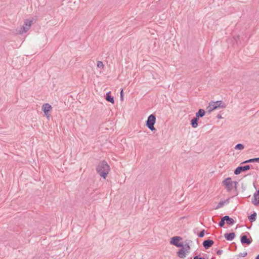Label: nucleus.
<instances>
[{
  "mask_svg": "<svg viewBox=\"0 0 259 259\" xmlns=\"http://www.w3.org/2000/svg\"><path fill=\"white\" fill-rule=\"evenodd\" d=\"M96 170L101 177L106 179L110 171V166L106 161L103 160L98 165Z\"/></svg>",
  "mask_w": 259,
  "mask_h": 259,
  "instance_id": "f257e3e1",
  "label": "nucleus"
},
{
  "mask_svg": "<svg viewBox=\"0 0 259 259\" xmlns=\"http://www.w3.org/2000/svg\"><path fill=\"white\" fill-rule=\"evenodd\" d=\"M222 184L228 192H231L234 187L236 188L238 183L236 181H232L231 178L229 177L223 180Z\"/></svg>",
  "mask_w": 259,
  "mask_h": 259,
  "instance_id": "f03ea898",
  "label": "nucleus"
},
{
  "mask_svg": "<svg viewBox=\"0 0 259 259\" xmlns=\"http://www.w3.org/2000/svg\"><path fill=\"white\" fill-rule=\"evenodd\" d=\"M226 107L222 101H218L216 102L211 101L209 103V106L207 108L208 112H211L213 110L217 109L219 107L224 108Z\"/></svg>",
  "mask_w": 259,
  "mask_h": 259,
  "instance_id": "7ed1b4c3",
  "label": "nucleus"
},
{
  "mask_svg": "<svg viewBox=\"0 0 259 259\" xmlns=\"http://www.w3.org/2000/svg\"><path fill=\"white\" fill-rule=\"evenodd\" d=\"M156 121V117L154 114L150 115L146 121V125L152 131L156 130L154 125Z\"/></svg>",
  "mask_w": 259,
  "mask_h": 259,
  "instance_id": "20e7f679",
  "label": "nucleus"
},
{
  "mask_svg": "<svg viewBox=\"0 0 259 259\" xmlns=\"http://www.w3.org/2000/svg\"><path fill=\"white\" fill-rule=\"evenodd\" d=\"M32 24V20H25L24 22V25L21 28V30L20 31L19 33L22 34L24 32H27L30 29Z\"/></svg>",
  "mask_w": 259,
  "mask_h": 259,
  "instance_id": "39448f33",
  "label": "nucleus"
},
{
  "mask_svg": "<svg viewBox=\"0 0 259 259\" xmlns=\"http://www.w3.org/2000/svg\"><path fill=\"white\" fill-rule=\"evenodd\" d=\"M182 238L180 236H175L171 238L170 243L177 247H183V243H180L179 241L181 240Z\"/></svg>",
  "mask_w": 259,
  "mask_h": 259,
  "instance_id": "423d86ee",
  "label": "nucleus"
},
{
  "mask_svg": "<svg viewBox=\"0 0 259 259\" xmlns=\"http://www.w3.org/2000/svg\"><path fill=\"white\" fill-rule=\"evenodd\" d=\"M250 168V165H246L244 166H239L237 167L234 170V174L238 175L243 171L249 170Z\"/></svg>",
  "mask_w": 259,
  "mask_h": 259,
  "instance_id": "0eeeda50",
  "label": "nucleus"
},
{
  "mask_svg": "<svg viewBox=\"0 0 259 259\" xmlns=\"http://www.w3.org/2000/svg\"><path fill=\"white\" fill-rule=\"evenodd\" d=\"M52 109L51 105L48 103H45L42 106V110L44 112L45 115L48 118L50 117L49 111Z\"/></svg>",
  "mask_w": 259,
  "mask_h": 259,
  "instance_id": "6e6552de",
  "label": "nucleus"
},
{
  "mask_svg": "<svg viewBox=\"0 0 259 259\" xmlns=\"http://www.w3.org/2000/svg\"><path fill=\"white\" fill-rule=\"evenodd\" d=\"M252 242L251 239H249L247 236L242 235L241 236V242L242 244H246L247 245H249Z\"/></svg>",
  "mask_w": 259,
  "mask_h": 259,
  "instance_id": "1a4fd4ad",
  "label": "nucleus"
},
{
  "mask_svg": "<svg viewBox=\"0 0 259 259\" xmlns=\"http://www.w3.org/2000/svg\"><path fill=\"white\" fill-rule=\"evenodd\" d=\"M214 241L212 240L207 239L203 241V246L205 249L209 248L213 244Z\"/></svg>",
  "mask_w": 259,
  "mask_h": 259,
  "instance_id": "9d476101",
  "label": "nucleus"
},
{
  "mask_svg": "<svg viewBox=\"0 0 259 259\" xmlns=\"http://www.w3.org/2000/svg\"><path fill=\"white\" fill-rule=\"evenodd\" d=\"M224 237L227 240L231 241L235 238V234L234 232L225 233L224 234Z\"/></svg>",
  "mask_w": 259,
  "mask_h": 259,
  "instance_id": "9b49d317",
  "label": "nucleus"
},
{
  "mask_svg": "<svg viewBox=\"0 0 259 259\" xmlns=\"http://www.w3.org/2000/svg\"><path fill=\"white\" fill-rule=\"evenodd\" d=\"M224 219L225 220V221L226 222V223L229 225H233L235 224V222L234 220L233 219L231 218L228 215H225L224 216Z\"/></svg>",
  "mask_w": 259,
  "mask_h": 259,
  "instance_id": "f8f14e48",
  "label": "nucleus"
},
{
  "mask_svg": "<svg viewBox=\"0 0 259 259\" xmlns=\"http://www.w3.org/2000/svg\"><path fill=\"white\" fill-rule=\"evenodd\" d=\"M178 256L181 258H184L186 256V253L183 248H181L177 252Z\"/></svg>",
  "mask_w": 259,
  "mask_h": 259,
  "instance_id": "ddd939ff",
  "label": "nucleus"
},
{
  "mask_svg": "<svg viewBox=\"0 0 259 259\" xmlns=\"http://www.w3.org/2000/svg\"><path fill=\"white\" fill-rule=\"evenodd\" d=\"M106 100L112 104L114 103V98L111 95V92H109L106 94Z\"/></svg>",
  "mask_w": 259,
  "mask_h": 259,
  "instance_id": "4468645a",
  "label": "nucleus"
},
{
  "mask_svg": "<svg viewBox=\"0 0 259 259\" xmlns=\"http://www.w3.org/2000/svg\"><path fill=\"white\" fill-rule=\"evenodd\" d=\"M192 242V241L190 240H187L185 241V244L184 246L183 245V249L185 248L186 252H188L190 249V246L189 244Z\"/></svg>",
  "mask_w": 259,
  "mask_h": 259,
  "instance_id": "2eb2a0df",
  "label": "nucleus"
},
{
  "mask_svg": "<svg viewBox=\"0 0 259 259\" xmlns=\"http://www.w3.org/2000/svg\"><path fill=\"white\" fill-rule=\"evenodd\" d=\"M205 113V111L202 109H200L196 113V117L199 118V117H202L204 116Z\"/></svg>",
  "mask_w": 259,
  "mask_h": 259,
  "instance_id": "dca6fc26",
  "label": "nucleus"
},
{
  "mask_svg": "<svg viewBox=\"0 0 259 259\" xmlns=\"http://www.w3.org/2000/svg\"><path fill=\"white\" fill-rule=\"evenodd\" d=\"M198 118L196 117H194L191 121V124L194 128H196L198 126Z\"/></svg>",
  "mask_w": 259,
  "mask_h": 259,
  "instance_id": "f3484780",
  "label": "nucleus"
},
{
  "mask_svg": "<svg viewBox=\"0 0 259 259\" xmlns=\"http://www.w3.org/2000/svg\"><path fill=\"white\" fill-rule=\"evenodd\" d=\"M228 202H229L228 199H227L226 200H224V201H221L218 203V205L216 206L215 209H218L219 208H222L224 206V205L226 203H228Z\"/></svg>",
  "mask_w": 259,
  "mask_h": 259,
  "instance_id": "a211bd4d",
  "label": "nucleus"
},
{
  "mask_svg": "<svg viewBox=\"0 0 259 259\" xmlns=\"http://www.w3.org/2000/svg\"><path fill=\"white\" fill-rule=\"evenodd\" d=\"M259 162V157L249 159L248 160H247L243 162L242 163H251V162Z\"/></svg>",
  "mask_w": 259,
  "mask_h": 259,
  "instance_id": "6ab92c4d",
  "label": "nucleus"
},
{
  "mask_svg": "<svg viewBox=\"0 0 259 259\" xmlns=\"http://www.w3.org/2000/svg\"><path fill=\"white\" fill-rule=\"evenodd\" d=\"M256 217V213L255 212H254L253 213H252L248 217V220L251 222H253L255 221Z\"/></svg>",
  "mask_w": 259,
  "mask_h": 259,
  "instance_id": "aec40b11",
  "label": "nucleus"
},
{
  "mask_svg": "<svg viewBox=\"0 0 259 259\" xmlns=\"http://www.w3.org/2000/svg\"><path fill=\"white\" fill-rule=\"evenodd\" d=\"M244 148V146L242 144H237L235 147V149L237 150H243Z\"/></svg>",
  "mask_w": 259,
  "mask_h": 259,
  "instance_id": "412c9836",
  "label": "nucleus"
},
{
  "mask_svg": "<svg viewBox=\"0 0 259 259\" xmlns=\"http://www.w3.org/2000/svg\"><path fill=\"white\" fill-rule=\"evenodd\" d=\"M257 197L255 199V198L253 197V199L252 200V203H253V204L255 206H257L259 205V197L257 200Z\"/></svg>",
  "mask_w": 259,
  "mask_h": 259,
  "instance_id": "4be33fe9",
  "label": "nucleus"
},
{
  "mask_svg": "<svg viewBox=\"0 0 259 259\" xmlns=\"http://www.w3.org/2000/svg\"><path fill=\"white\" fill-rule=\"evenodd\" d=\"M97 66L98 68L103 69L104 67V65L103 64V63L102 61H97Z\"/></svg>",
  "mask_w": 259,
  "mask_h": 259,
  "instance_id": "5701e85b",
  "label": "nucleus"
},
{
  "mask_svg": "<svg viewBox=\"0 0 259 259\" xmlns=\"http://www.w3.org/2000/svg\"><path fill=\"white\" fill-rule=\"evenodd\" d=\"M225 224V220L224 219V217H223L221 221L219 223V225L220 227H223Z\"/></svg>",
  "mask_w": 259,
  "mask_h": 259,
  "instance_id": "b1692460",
  "label": "nucleus"
},
{
  "mask_svg": "<svg viewBox=\"0 0 259 259\" xmlns=\"http://www.w3.org/2000/svg\"><path fill=\"white\" fill-rule=\"evenodd\" d=\"M204 233H205V230H202V231H201L199 232V233L198 234V236L199 237L202 238V237H203L204 236Z\"/></svg>",
  "mask_w": 259,
  "mask_h": 259,
  "instance_id": "393cba45",
  "label": "nucleus"
},
{
  "mask_svg": "<svg viewBox=\"0 0 259 259\" xmlns=\"http://www.w3.org/2000/svg\"><path fill=\"white\" fill-rule=\"evenodd\" d=\"M193 259H205L204 257L200 256L199 255L194 256Z\"/></svg>",
  "mask_w": 259,
  "mask_h": 259,
  "instance_id": "a878e982",
  "label": "nucleus"
},
{
  "mask_svg": "<svg viewBox=\"0 0 259 259\" xmlns=\"http://www.w3.org/2000/svg\"><path fill=\"white\" fill-rule=\"evenodd\" d=\"M247 255V252H243L242 253H240L239 255V256H241V257H245V256H246Z\"/></svg>",
  "mask_w": 259,
  "mask_h": 259,
  "instance_id": "bb28decb",
  "label": "nucleus"
},
{
  "mask_svg": "<svg viewBox=\"0 0 259 259\" xmlns=\"http://www.w3.org/2000/svg\"><path fill=\"white\" fill-rule=\"evenodd\" d=\"M222 253H223V250H221V249L218 250L217 251V254L218 255H221L222 254Z\"/></svg>",
  "mask_w": 259,
  "mask_h": 259,
  "instance_id": "cd10ccee",
  "label": "nucleus"
},
{
  "mask_svg": "<svg viewBox=\"0 0 259 259\" xmlns=\"http://www.w3.org/2000/svg\"><path fill=\"white\" fill-rule=\"evenodd\" d=\"M120 99L121 100H123V90H122L120 92Z\"/></svg>",
  "mask_w": 259,
  "mask_h": 259,
  "instance_id": "c85d7f7f",
  "label": "nucleus"
},
{
  "mask_svg": "<svg viewBox=\"0 0 259 259\" xmlns=\"http://www.w3.org/2000/svg\"><path fill=\"white\" fill-rule=\"evenodd\" d=\"M234 39L235 41H237V40L239 39V36L237 35L236 36H234Z\"/></svg>",
  "mask_w": 259,
  "mask_h": 259,
  "instance_id": "c756f323",
  "label": "nucleus"
},
{
  "mask_svg": "<svg viewBox=\"0 0 259 259\" xmlns=\"http://www.w3.org/2000/svg\"><path fill=\"white\" fill-rule=\"evenodd\" d=\"M217 117L218 119H221V118H222V116H221L220 114H218V115L217 116Z\"/></svg>",
  "mask_w": 259,
  "mask_h": 259,
  "instance_id": "7c9ffc66",
  "label": "nucleus"
},
{
  "mask_svg": "<svg viewBox=\"0 0 259 259\" xmlns=\"http://www.w3.org/2000/svg\"><path fill=\"white\" fill-rule=\"evenodd\" d=\"M255 259H259V254L256 256Z\"/></svg>",
  "mask_w": 259,
  "mask_h": 259,
  "instance_id": "2f4dec72",
  "label": "nucleus"
}]
</instances>
